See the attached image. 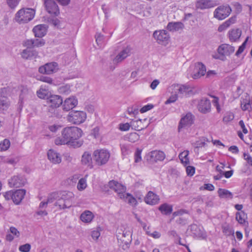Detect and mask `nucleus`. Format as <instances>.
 Returning a JSON list of instances; mask_svg holds the SVG:
<instances>
[{
	"label": "nucleus",
	"instance_id": "obj_1",
	"mask_svg": "<svg viewBox=\"0 0 252 252\" xmlns=\"http://www.w3.org/2000/svg\"><path fill=\"white\" fill-rule=\"evenodd\" d=\"M81 129L76 126H69L64 128L62 131L61 137L55 139L57 145H67L74 148L81 147L83 143L82 140L78 139L82 136Z\"/></svg>",
	"mask_w": 252,
	"mask_h": 252
},
{
	"label": "nucleus",
	"instance_id": "obj_2",
	"mask_svg": "<svg viewBox=\"0 0 252 252\" xmlns=\"http://www.w3.org/2000/svg\"><path fill=\"white\" fill-rule=\"evenodd\" d=\"M73 194L70 191H63L54 192L48 196V202H55L54 205L59 210L69 208L72 205Z\"/></svg>",
	"mask_w": 252,
	"mask_h": 252
},
{
	"label": "nucleus",
	"instance_id": "obj_3",
	"mask_svg": "<svg viewBox=\"0 0 252 252\" xmlns=\"http://www.w3.org/2000/svg\"><path fill=\"white\" fill-rule=\"evenodd\" d=\"M35 15V11L32 8H22L15 15V20L20 23H27L32 20Z\"/></svg>",
	"mask_w": 252,
	"mask_h": 252
},
{
	"label": "nucleus",
	"instance_id": "obj_4",
	"mask_svg": "<svg viewBox=\"0 0 252 252\" xmlns=\"http://www.w3.org/2000/svg\"><path fill=\"white\" fill-rule=\"evenodd\" d=\"M47 102L50 104L48 108V115L51 117H59L57 114L58 111L56 108L59 107L63 103V99L61 96L58 95H51L47 98Z\"/></svg>",
	"mask_w": 252,
	"mask_h": 252
},
{
	"label": "nucleus",
	"instance_id": "obj_5",
	"mask_svg": "<svg viewBox=\"0 0 252 252\" xmlns=\"http://www.w3.org/2000/svg\"><path fill=\"white\" fill-rule=\"evenodd\" d=\"M94 159L96 164L102 165L105 164L110 158L109 153L105 150H95L93 154Z\"/></svg>",
	"mask_w": 252,
	"mask_h": 252
},
{
	"label": "nucleus",
	"instance_id": "obj_6",
	"mask_svg": "<svg viewBox=\"0 0 252 252\" xmlns=\"http://www.w3.org/2000/svg\"><path fill=\"white\" fill-rule=\"evenodd\" d=\"M86 114L81 111H71L68 115L69 122L78 125L83 123L86 119Z\"/></svg>",
	"mask_w": 252,
	"mask_h": 252
},
{
	"label": "nucleus",
	"instance_id": "obj_7",
	"mask_svg": "<svg viewBox=\"0 0 252 252\" xmlns=\"http://www.w3.org/2000/svg\"><path fill=\"white\" fill-rule=\"evenodd\" d=\"M194 238H197L202 240H205L207 238V234L202 226H200L195 224H191L188 229Z\"/></svg>",
	"mask_w": 252,
	"mask_h": 252
},
{
	"label": "nucleus",
	"instance_id": "obj_8",
	"mask_svg": "<svg viewBox=\"0 0 252 252\" xmlns=\"http://www.w3.org/2000/svg\"><path fill=\"white\" fill-rule=\"evenodd\" d=\"M231 12V8L229 5L220 6L215 10L214 16L219 20H222L228 16Z\"/></svg>",
	"mask_w": 252,
	"mask_h": 252
},
{
	"label": "nucleus",
	"instance_id": "obj_9",
	"mask_svg": "<svg viewBox=\"0 0 252 252\" xmlns=\"http://www.w3.org/2000/svg\"><path fill=\"white\" fill-rule=\"evenodd\" d=\"M58 70V64L56 62L47 63L38 68V71L40 73L46 74L56 73Z\"/></svg>",
	"mask_w": 252,
	"mask_h": 252
},
{
	"label": "nucleus",
	"instance_id": "obj_10",
	"mask_svg": "<svg viewBox=\"0 0 252 252\" xmlns=\"http://www.w3.org/2000/svg\"><path fill=\"white\" fill-rule=\"evenodd\" d=\"M47 11L50 14L57 16L59 13V8L54 0H43Z\"/></svg>",
	"mask_w": 252,
	"mask_h": 252
},
{
	"label": "nucleus",
	"instance_id": "obj_11",
	"mask_svg": "<svg viewBox=\"0 0 252 252\" xmlns=\"http://www.w3.org/2000/svg\"><path fill=\"white\" fill-rule=\"evenodd\" d=\"M26 183V179L21 175L14 176L8 181L9 186L11 188H20L24 186Z\"/></svg>",
	"mask_w": 252,
	"mask_h": 252
},
{
	"label": "nucleus",
	"instance_id": "obj_12",
	"mask_svg": "<svg viewBox=\"0 0 252 252\" xmlns=\"http://www.w3.org/2000/svg\"><path fill=\"white\" fill-rule=\"evenodd\" d=\"M109 187L118 193L119 197H123L124 194L126 192V188L121 183L112 180L109 182Z\"/></svg>",
	"mask_w": 252,
	"mask_h": 252
},
{
	"label": "nucleus",
	"instance_id": "obj_13",
	"mask_svg": "<svg viewBox=\"0 0 252 252\" xmlns=\"http://www.w3.org/2000/svg\"><path fill=\"white\" fill-rule=\"evenodd\" d=\"M194 116L191 113H188L183 116L179 123L178 129L179 131L182 128L190 126L193 123Z\"/></svg>",
	"mask_w": 252,
	"mask_h": 252
},
{
	"label": "nucleus",
	"instance_id": "obj_14",
	"mask_svg": "<svg viewBox=\"0 0 252 252\" xmlns=\"http://www.w3.org/2000/svg\"><path fill=\"white\" fill-rule=\"evenodd\" d=\"M153 36L159 44L166 43L170 38L168 32L165 30L155 31L153 33Z\"/></svg>",
	"mask_w": 252,
	"mask_h": 252
},
{
	"label": "nucleus",
	"instance_id": "obj_15",
	"mask_svg": "<svg viewBox=\"0 0 252 252\" xmlns=\"http://www.w3.org/2000/svg\"><path fill=\"white\" fill-rule=\"evenodd\" d=\"M165 155L164 153L160 151H153L147 155V160L151 162H157V161H162L164 159Z\"/></svg>",
	"mask_w": 252,
	"mask_h": 252
},
{
	"label": "nucleus",
	"instance_id": "obj_16",
	"mask_svg": "<svg viewBox=\"0 0 252 252\" xmlns=\"http://www.w3.org/2000/svg\"><path fill=\"white\" fill-rule=\"evenodd\" d=\"M211 107L210 100L206 98L201 99L197 105L198 111L203 114L209 113L211 110Z\"/></svg>",
	"mask_w": 252,
	"mask_h": 252
},
{
	"label": "nucleus",
	"instance_id": "obj_17",
	"mask_svg": "<svg viewBox=\"0 0 252 252\" xmlns=\"http://www.w3.org/2000/svg\"><path fill=\"white\" fill-rule=\"evenodd\" d=\"M217 5L216 1L213 0H198L196 2V8L200 9L210 8Z\"/></svg>",
	"mask_w": 252,
	"mask_h": 252
},
{
	"label": "nucleus",
	"instance_id": "obj_18",
	"mask_svg": "<svg viewBox=\"0 0 252 252\" xmlns=\"http://www.w3.org/2000/svg\"><path fill=\"white\" fill-rule=\"evenodd\" d=\"M131 48L127 46L121 51L114 58L113 62L114 63H119L122 62L130 54Z\"/></svg>",
	"mask_w": 252,
	"mask_h": 252
},
{
	"label": "nucleus",
	"instance_id": "obj_19",
	"mask_svg": "<svg viewBox=\"0 0 252 252\" xmlns=\"http://www.w3.org/2000/svg\"><path fill=\"white\" fill-rule=\"evenodd\" d=\"M235 51L234 47L229 44H222L218 49V53L223 56H229Z\"/></svg>",
	"mask_w": 252,
	"mask_h": 252
},
{
	"label": "nucleus",
	"instance_id": "obj_20",
	"mask_svg": "<svg viewBox=\"0 0 252 252\" xmlns=\"http://www.w3.org/2000/svg\"><path fill=\"white\" fill-rule=\"evenodd\" d=\"M78 103V101L74 97H70L66 98L63 105V109L68 111L73 108Z\"/></svg>",
	"mask_w": 252,
	"mask_h": 252
},
{
	"label": "nucleus",
	"instance_id": "obj_21",
	"mask_svg": "<svg viewBox=\"0 0 252 252\" xmlns=\"http://www.w3.org/2000/svg\"><path fill=\"white\" fill-rule=\"evenodd\" d=\"M145 202L150 205H155L157 204L159 200V198L158 196L154 193L152 191H149L144 198Z\"/></svg>",
	"mask_w": 252,
	"mask_h": 252
},
{
	"label": "nucleus",
	"instance_id": "obj_22",
	"mask_svg": "<svg viewBox=\"0 0 252 252\" xmlns=\"http://www.w3.org/2000/svg\"><path fill=\"white\" fill-rule=\"evenodd\" d=\"M48 158L54 164H59L62 161L60 154L53 150H50L47 153Z\"/></svg>",
	"mask_w": 252,
	"mask_h": 252
},
{
	"label": "nucleus",
	"instance_id": "obj_23",
	"mask_svg": "<svg viewBox=\"0 0 252 252\" xmlns=\"http://www.w3.org/2000/svg\"><path fill=\"white\" fill-rule=\"evenodd\" d=\"M26 192V190L24 189H17L13 191V202L16 204H19L24 198Z\"/></svg>",
	"mask_w": 252,
	"mask_h": 252
},
{
	"label": "nucleus",
	"instance_id": "obj_24",
	"mask_svg": "<svg viewBox=\"0 0 252 252\" xmlns=\"http://www.w3.org/2000/svg\"><path fill=\"white\" fill-rule=\"evenodd\" d=\"M35 37L41 38L44 36L46 33L45 26L43 25H39L35 26L33 30Z\"/></svg>",
	"mask_w": 252,
	"mask_h": 252
},
{
	"label": "nucleus",
	"instance_id": "obj_25",
	"mask_svg": "<svg viewBox=\"0 0 252 252\" xmlns=\"http://www.w3.org/2000/svg\"><path fill=\"white\" fill-rule=\"evenodd\" d=\"M242 34V31L239 29H232L229 32V39L231 41H236Z\"/></svg>",
	"mask_w": 252,
	"mask_h": 252
},
{
	"label": "nucleus",
	"instance_id": "obj_26",
	"mask_svg": "<svg viewBox=\"0 0 252 252\" xmlns=\"http://www.w3.org/2000/svg\"><path fill=\"white\" fill-rule=\"evenodd\" d=\"M184 25L182 22H170L167 26V29L172 32L178 31L182 30Z\"/></svg>",
	"mask_w": 252,
	"mask_h": 252
},
{
	"label": "nucleus",
	"instance_id": "obj_27",
	"mask_svg": "<svg viewBox=\"0 0 252 252\" xmlns=\"http://www.w3.org/2000/svg\"><path fill=\"white\" fill-rule=\"evenodd\" d=\"M92 158L91 153L88 152H85L82 156L81 163L82 164L87 165L88 166H92Z\"/></svg>",
	"mask_w": 252,
	"mask_h": 252
},
{
	"label": "nucleus",
	"instance_id": "obj_28",
	"mask_svg": "<svg viewBox=\"0 0 252 252\" xmlns=\"http://www.w3.org/2000/svg\"><path fill=\"white\" fill-rule=\"evenodd\" d=\"M174 88L177 91L176 93H178V94L181 95H186L190 91L189 87L186 85H175Z\"/></svg>",
	"mask_w": 252,
	"mask_h": 252
},
{
	"label": "nucleus",
	"instance_id": "obj_29",
	"mask_svg": "<svg viewBox=\"0 0 252 252\" xmlns=\"http://www.w3.org/2000/svg\"><path fill=\"white\" fill-rule=\"evenodd\" d=\"M94 218L93 213L90 211H85L80 216L81 220L85 222H90Z\"/></svg>",
	"mask_w": 252,
	"mask_h": 252
},
{
	"label": "nucleus",
	"instance_id": "obj_30",
	"mask_svg": "<svg viewBox=\"0 0 252 252\" xmlns=\"http://www.w3.org/2000/svg\"><path fill=\"white\" fill-rule=\"evenodd\" d=\"M9 99L5 96H0V110H6L10 106Z\"/></svg>",
	"mask_w": 252,
	"mask_h": 252
},
{
	"label": "nucleus",
	"instance_id": "obj_31",
	"mask_svg": "<svg viewBox=\"0 0 252 252\" xmlns=\"http://www.w3.org/2000/svg\"><path fill=\"white\" fill-rule=\"evenodd\" d=\"M161 213L165 215H169L172 211V206L167 203L161 204L158 208Z\"/></svg>",
	"mask_w": 252,
	"mask_h": 252
},
{
	"label": "nucleus",
	"instance_id": "obj_32",
	"mask_svg": "<svg viewBox=\"0 0 252 252\" xmlns=\"http://www.w3.org/2000/svg\"><path fill=\"white\" fill-rule=\"evenodd\" d=\"M131 127L132 129L137 131H140L145 127L142 125V120L141 119L131 121Z\"/></svg>",
	"mask_w": 252,
	"mask_h": 252
},
{
	"label": "nucleus",
	"instance_id": "obj_33",
	"mask_svg": "<svg viewBox=\"0 0 252 252\" xmlns=\"http://www.w3.org/2000/svg\"><path fill=\"white\" fill-rule=\"evenodd\" d=\"M120 198L124 199L125 201L127 202L131 205L133 206L137 204V201L136 199L129 193H126L125 192L124 194V197H120Z\"/></svg>",
	"mask_w": 252,
	"mask_h": 252
},
{
	"label": "nucleus",
	"instance_id": "obj_34",
	"mask_svg": "<svg viewBox=\"0 0 252 252\" xmlns=\"http://www.w3.org/2000/svg\"><path fill=\"white\" fill-rule=\"evenodd\" d=\"M223 233L227 236L234 235V230L228 224L225 223L221 226Z\"/></svg>",
	"mask_w": 252,
	"mask_h": 252
},
{
	"label": "nucleus",
	"instance_id": "obj_35",
	"mask_svg": "<svg viewBox=\"0 0 252 252\" xmlns=\"http://www.w3.org/2000/svg\"><path fill=\"white\" fill-rule=\"evenodd\" d=\"M36 94L37 96L41 99H45L49 97V91L47 89L43 88L42 86L37 91Z\"/></svg>",
	"mask_w": 252,
	"mask_h": 252
},
{
	"label": "nucleus",
	"instance_id": "obj_36",
	"mask_svg": "<svg viewBox=\"0 0 252 252\" xmlns=\"http://www.w3.org/2000/svg\"><path fill=\"white\" fill-rule=\"evenodd\" d=\"M189 154V152L188 151H185L180 153L179 155V158L181 162L185 166L188 165L189 162L188 158Z\"/></svg>",
	"mask_w": 252,
	"mask_h": 252
},
{
	"label": "nucleus",
	"instance_id": "obj_37",
	"mask_svg": "<svg viewBox=\"0 0 252 252\" xmlns=\"http://www.w3.org/2000/svg\"><path fill=\"white\" fill-rule=\"evenodd\" d=\"M30 95V92L27 88H22L21 90V93L19 96V101L20 103H22L23 100L27 99Z\"/></svg>",
	"mask_w": 252,
	"mask_h": 252
},
{
	"label": "nucleus",
	"instance_id": "obj_38",
	"mask_svg": "<svg viewBox=\"0 0 252 252\" xmlns=\"http://www.w3.org/2000/svg\"><path fill=\"white\" fill-rule=\"evenodd\" d=\"M218 192L220 197L221 198H232L233 197L232 193L228 190L219 189Z\"/></svg>",
	"mask_w": 252,
	"mask_h": 252
},
{
	"label": "nucleus",
	"instance_id": "obj_39",
	"mask_svg": "<svg viewBox=\"0 0 252 252\" xmlns=\"http://www.w3.org/2000/svg\"><path fill=\"white\" fill-rule=\"evenodd\" d=\"M195 69L198 71L199 74L204 76L206 72V67L202 63L198 62L195 63Z\"/></svg>",
	"mask_w": 252,
	"mask_h": 252
},
{
	"label": "nucleus",
	"instance_id": "obj_40",
	"mask_svg": "<svg viewBox=\"0 0 252 252\" xmlns=\"http://www.w3.org/2000/svg\"><path fill=\"white\" fill-rule=\"evenodd\" d=\"M87 177V175H86L85 178H81L79 180L77 185V189L79 190H83L86 188L87 183L86 177Z\"/></svg>",
	"mask_w": 252,
	"mask_h": 252
},
{
	"label": "nucleus",
	"instance_id": "obj_41",
	"mask_svg": "<svg viewBox=\"0 0 252 252\" xmlns=\"http://www.w3.org/2000/svg\"><path fill=\"white\" fill-rule=\"evenodd\" d=\"M236 219L239 223L243 224L245 222V214L244 212H237Z\"/></svg>",
	"mask_w": 252,
	"mask_h": 252
},
{
	"label": "nucleus",
	"instance_id": "obj_42",
	"mask_svg": "<svg viewBox=\"0 0 252 252\" xmlns=\"http://www.w3.org/2000/svg\"><path fill=\"white\" fill-rule=\"evenodd\" d=\"M10 145V141L7 139H5L0 143V150L6 151L9 148Z\"/></svg>",
	"mask_w": 252,
	"mask_h": 252
},
{
	"label": "nucleus",
	"instance_id": "obj_43",
	"mask_svg": "<svg viewBox=\"0 0 252 252\" xmlns=\"http://www.w3.org/2000/svg\"><path fill=\"white\" fill-rule=\"evenodd\" d=\"M33 55V52L28 49H25L21 53V56L23 59H30Z\"/></svg>",
	"mask_w": 252,
	"mask_h": 252
},
{
	"label": "nucleus",
	"instance_id": "obj_44",
	"mask_svg": "<svg viewBox=\"0 0 252 252\" xmlns=\"http://www.w3.org/2000/svg\"><path fill=\"white\" fill-rule=\"evenodd\" d=\"M33 46L34 47H40L44 45L45 42L43 39L42 38H36L33 39Z\"/></svg>",
	"mask_w": 252,
	"mask_h": 252
},
{
	"label": "nucleus",
	"instance_id": "obj_45",
	"mask_svg": "<svg viewBox=\"0 0 252 252\" xmlns=\"http://www.w3.org/2000/svg\"><path fill=\"white\" fill-rule=\"evenodd\" d=\"M95 40L97 44L101 47L104 39V36L100 33H97L95 35Z\"/></svg>",
	"mask_w": 252,
	"mask_h": 252
},
{
	"label": "nucleus",
	"instance_id": "obj_46",
	"mask_svg": "<svg viewBox=\"0 0 252 252\" xmlns=\"http://www.w3.org/2000/svg\"><path fill=\"white\" fill-rule=\"evenodd\" d=\"M127 138L129 141L134 143L139 139V135L136 132H133L128 135Z\"/></svg>",
	"mask_w": 252,
	"mask_h": 252
},
{
	"label": "nucleus",
	"instance_id": "obj_47",
	"mask_svg": "<svg viewBox=\"0 0 252 252\" xmlns=\"http://www.w3.org/2000/svg\"><path fill=\"white\" fill-rule=\"evenodd\" d=\"M20 1L21 0H6V3L10 8L14 9Z\"/></svg>",
	"mask_w": 252,
	"mask_h": 252
},
{
	"label": "nucleus",
	"instance_id": "obj_48",
	"mask_svg": "<svg viewBox=\"0 0 252 252\" xmlns=\"http://www.w3.org/2000/svg\"><path fill=\"white\" fill-rule=\"evenodd\" d=\"M61 93L63 94H68L70 92V86L66 85L61 87L59 89Z\"/></svg>",
	"mask_w": 252,
	"mask_h": 252
},
{
	"label": "nucleus",
	"instance_id": "obj_49",
	"mask_svg": "<svg viewBox=\"0 0 252 252\" xmlns=\"http://www.w3.org/2000/svg\"><path fill=\"white\" fill-rule=\"evenodd\" d=\"M234 118V116L232 113H227L223 118V122L227 123L232 121Z\"/></svg>",
	"mask_w": 252,
	"mask_h": 252
},
{
	"label": "nucleus",
	"instance_id": "obj_50",
	"mask_svg": "<svg viewBox=\"0 0 252 252\" xmlns=\"http://www.w3.org/2000/svg\"><path fill=\"white\" fill-rule=\"evenodd\" d=\"M31 248V245L27 243L20 246L19 248V250L22 252H29Z\"/></svg>",
	"mask_w": 252,
	"mask_h": 252
},
{
	"label": "nucleus",
	"instance_id": "obj_51",
	"mask_svg": "<svg viewBox=\"0 0 252 252\" xmlns=\"http://www.w3.org/2000/svg\"><path fill=\"white\" fill-rule=\"evenodd\" d=\"M142 150L139 149H137L135 154H134V161L135 162H139L141 160V154Z\"/></svg>",
	"mask_w": 252,
	"mask_h": 252
},
{
	"label": "nucleus",
	"instance_id": "obj_52",
	"mask_svg": "<svg viewBox=\"0 0 252 252\" xmlns=\"http://www.w3.org/2000/svg\"><path fill=\"white\" fill-rule=\"evenodd\" d=\"M99 229L100 227H98L97 228L96 230L92 231L91 236L93 239L96 240L100 236V233Z\"/></svg>",
	"mask_w": 252,
	"mask_h": 252
},
{
	"label": "nucleus",
	"instance_id": "obj_53",
	"mask_svg": "<svg viewBox=\"0 0 252 252\" xmlns=\"http://www.w3.org/2000/svg\"><path fill=\"white\" fill-rule=\"evenodd\" d=\"M33 43V39H27L24 41L23 45L27 48L31 49L34 48Z\"/></svg>",
	"mask_w": 252,
	"mask_h": 252
},
{
	"label": "nucleus",
	"instance_id": "obj_54",
	"mask_svg": "<svg viewBox=\"0 0 252 252\" xmlns=\"http://www.w3.org/2000/svg\"><path fill=\"white\" fill-rule=\"evenodd\" d=\"M131 126V122L129 123L121 124L120 125L119 128L122 131H127L128 130L130 127Z\"/></svg>",
	"mask_w": 252,
	"mask_h": 252
},
{
	"label": "nucleus",
	"instance_id": "obj_55",
	"mask_svg": "<svg viewBox=\"0 0 252 252\" xmlns=\"http://www.w3.org/2000/svg\"><path fill=\"white\" fill-rule=\"evenodd\" d=\"M13 191L10 190L6 191L3 193L5 199L7 200L12 199L13 200Z\"/></svg>",
	"mask_w": 252,
	"mask_h": 252
},
{
	"label": "nucleus",
	"instance_id": "obj_56",
	"mask_svg": "<svg viewBox=\"0 0 252 252\" xmlns=\"http://www.w3.org/2000/svg\"><path fill=\"white\" fill-rule=\"evenodd\" d=\"M186 172L188 176H192L195 172V168L193 166H188L186 167Z\"/></svg>",
	"mask_w": 252,
	"mask_h": 252
},
{
	"label": "nucleus",
	"instance_id": "obj_57",
	"mask_svg": "<svg viewBox=\"0 0 252 252\" xmlns=\"http://www.w3.org/2000/svg\"><path fill=\"white\" fill-rule=\"evenodd\" d=\"M41 81L47 83L49 84H53V80L52 79L49 77L42 76L40 77V79Z\"/></svg>",
	"mask_w": 252,
	"mask_h": 252
},
{
	"label": "nucleus",
	"instance_id": "obj_58",
	"mask_svg": "<svg viewBox=\"0 0 252 252\" xmlns=\"http://www.w3.org/2000/svg\"><path fill=\"white\" fill-rule=\"evenodd\" d=\"M212 97L214 98V99L212 101L213 104V105L215 106H216V107L217 108V111L218 112H220V105L219 104V102H218L219 99H218V97H215V96H212Z\"/></svg>",
	"mask_w": 252,
	"mask_h": 252
},
{
	"label": "nucleus",
	"instance_id": "obj_59",
	"mask_svg": "<svg viewBox=\"0 0 252 252\" xmlns=\"http://www.w3.org/2000/svg\"><path fill=\"white\" fill-rule=\"evenodd\" d=\"M178 97V95L177 94H175L174 95H172L170 96V97L166 101L165 104H169L171 103H173L176 101Z\"/></svg>",
	"mask_w": 252,
	"mask_h": 252
},
{
	"label": "nucleus",
	"instance_id": "obj_60",
	"mask_svg": "<svg viewBox=\"0 0 252 252\" xmlns=\"http://www.w3.org/2000/svg\"><path fill=\"white\" fill-rule=\"evenodd\" d=\"M154 105L153 104H149L143 106L142 108H141L140 111L141 113H143L152 109Z\"/></svg>",
	"mask_w": 252,
	"mask_h": 252
},
{
	"label": "nucleus",
	"instance_id": "obj_61",
	"mask_svg": "<svg viewBox=\"0 0 252 252\" xmlns=\"http://www.w3.org/2000/svg\"><path fill=\"white\" fill-rule=\"evenodd\" d=\"M205 145H206V143L205 142V140H204L203 141H202V140L197 141L194 144V146L195 148H201L202 147L205 146Z\"/></svg>",
	"mask_w": 252,
	"mask_h": 252
},
{
	"label": "nucleus",
	"instance_id": "obj_62",
	"mask_svg": "<svg viewBox=\"0 0 252 252\" xmlns=\"http://www.w3.org/2000/svg\"><path fill=\"white\" fill-rule=\"evenodd\" d=\"M244 159L247 160L248 163L250 165L252 166V157L248 154L244 153Z\"/></svg>",
	"mask_w": 252,
	"mask_h": 252
},
{
	"label": "nucleus",
	"instance_id": "obj_63",
	"mask_svg": "<svg viewBox=\"0 0 252 252\" xmlns=\"http://www.w3.org/2000/svg\"><path fill=\"white\" fill-rule=\"evenodd\" d=\"M147 233L149 236H152V237H153L154 238H155V239L159 238L160 237V236H161L160 233L159 232H158V231H154L153 233H150V232H147Z\"/></svg>",
	"mask_w": 252,
	"mask_h": 252
},
{
	"label": "nucleus",
	"instance_id": "obj_64",
	"mask_svg": "<svg viewBox=\"0 0 252 252\" xmlns=\"http://www.w3.org/2000/svg\"><path fill=\"white\" fill-rule=\"evenodd\" d=\"M121 151H122V153L123 155H126L128 154V148L127 145H125V144L121 145Z\"/></svg>",
	"mask_w": 252,
	"mask_h": 252
}]
</instances>
